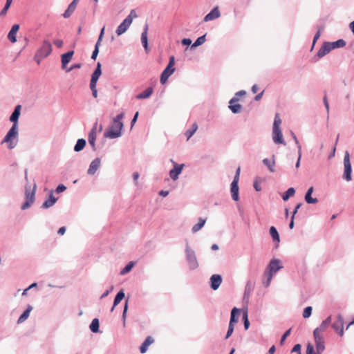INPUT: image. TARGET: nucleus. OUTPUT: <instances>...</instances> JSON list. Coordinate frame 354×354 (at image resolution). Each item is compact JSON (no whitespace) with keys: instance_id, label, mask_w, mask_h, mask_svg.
I'll return each instance as SVG.
<instances>
[{"instance_id":"nucleus-1","label":"nucleus","mask_w":354,"mask_h":354,"mask_svg":"<svg viewBox=\"0 0 354 354\" xmlns=\"http://www.w3.org/2000/svg\"><path fill=\"white\" fill-rule=\"evenodd\" d=\"M331 323V316L324 320L320 326L316 328L313 331L315 347L318 353H322L325 350V341L324 333L326 330Z\"/></svg>"},{"instance_id":"nucleus-2","label":"nucleus","mask_w":354,"mask_h":354,"mask_svg":"<svg viewBox=\"0 0 354 354\" xmlns=\"http://www.w3.org/2000/svg\"><path fill=\"white\" fill-rule=\"evenodd\" d=\"M123 118L124 113H122L113 119L112 124L104 133L105 137L113 139L121 136L123 129V123L122 122Z\"/></svg>"},{"instance_id":"nucleus-3","label":"nucleus","mask_w":354,"mask_h":354,"mask_svg":"<svg viewBox=\"0 0 354 354\" xmlns=\"http://www.w3.org/2000/svg\"><path fill=\"white\" fill-rule=\"evenodd\" d=\"M19 128L17 124H13L4 138L1 141V145L7 144L8 149L15 148L18 144Z\"/></svg>"},{"instance_id":"nucleus-4","label":"nucleus","mask_w":354,"mask_h":354,"mask_svg":"<svg viewBox=\"0 0 354 354\" xmlns=\"http://www.w3.org/2000/svg\"><path fill=\"white\" fill-rule=\"evenodd\" d=\"M281 261L278 259H272L270 261L267 270L264 272L265 277L267 278L266 282H265V286L268 287L270 284L273 275L281 268Z\"/></svg>"},{"instance_id":"nucleus-5","label":"nucleus","mask_w":354,"mask_h":354,"mask_svg":"<svg viewBox=\"0 0 354 354\" xmlns=\"http://www.w3.org/2000/svg\"><path fill=\"white\" fill-rule=\"evenodd\" d=\"M174 64H175V58L174 56H171L169 57V62L167 67L165 68V70L162 71L161 75H160V83L162 84H165L167 82L168 78L170 75H171L174 71Z\"/></svg>"},{"instance_id":"nucleus-6","label":"nucleus","mask_w":354,"mask_h":354,"mask_svg":"<svg viewBox=\"0 0 354 354\" xmlns=\"http://www.w3.org/2000/svg\"><path fill=\"white\" fill-rule=\"evenodd\" d=\"M241 172V168L238 167L236 171L235 176L233 181L231 183V194L233 200L237 201L239 200V186L238 183L239 180V176Z\"/></svg>"},{"instance_id":"nucleus-7","label":"nucleus","mask_w":354,"mask_h":354,"mask_svg":"<svg viewBox=\"0 0 354 354\" xmlns=\"http://www.w3.org/2000/svg\"><path fill=\"white\" fill-rule=\"evenodd\" d=\"M52 52V45L48 40H44L37 52V57L41 59L48 57Z\"/></svg>"},{"instance_id":"nucleus-8","label":"nucleus","mask_w":354,"mask_h":354,"mask_svg":"<svg viewBox=\"0 0 354 354\" xmlns=\"http://www.w3.org/2000/svg\"><path fill=\"white\" fill-rule=\"evenodd\" d=\"M344 178L347 180H351V164L350 160V155L348 151H346L344 158Z\"/></svg>"},{"instance_id":"nucleus-9","label":"nucleus","mask_w":354,"mask_h":354,"mask_svg":"<svg viewBox=\"0 0 354 354\" xmlns=\"http://www.w3.org/2000/svg\"><path fill=\"white\" fill-rule=\"evenodd\" d=\"M36 185H35L32 191L26 187V202L21 206L22 209H28L35 201Z\"/></svg>"},{"instance_id":"nucleus-10","label":"nucleus","mask_w":354,"mask_h":354,"mask_svg":"<svg viewBox=\"0 0 354 354\" xmlns=\"http://www.w3.org/2000/svg\"><path fill=\"white\" fill-rule=\"evenodd\" d=\"M332 328L340 336L344 335V319L341 315L337 316V319L332 324Z\"/></svg>"},{"instance_id":"nucleus-11","label":"nucleus","mask_w":354,"mask_h":354,"mask_svg":"<svg viewBox=\"0 0 354 354\" xmlns=\"http://www.w3.org/2000/svg\"><path fill=\"white\" fill-rule=\"evenodd\" d=\"M187 259L191 269H195L198 267V261L194 252L190 248L186 249Z\"/></svg>"},{"instance_id":"nucleus-12","label":"nucleus","mask_w":354,"mask_h":354,"mask_svg":"<svg viewBox=\"0 0 354 354\" xmlns=\"http://www.w3.org/2000/svg\"><path fill=\"white\" fill-rule=\"evenodd\" d=\"M131 24V23L130 22V19H124L123 21L119 25L115 31L117 35L120 36L128 30Z\"/></svg>"},{"instance_id":"nucleus-13","label":"nucleus","mask_w":354,"mask_h":354,"mask_svg":"<svg viewBox=\"0 0 354 354\" xmlns=\"http://www.w3.org/2000/svg\"><path fill=\"white\" fill-rule=\"evenodd\" d=\"M239 98L233 97L230 101L229 108L234 113H238L241 111L242 106L238 103Z\"/></svg>"},{"instance_id":"nucleus-14","label":"nucleus","mask_w":354,"mask_h":354,"mask_svg":"<svg viewBox=\"0 0 354 354\" xmlns=\"http://www.w3.org/2000/svg\"><path fill=\"white\" fill-rule=\"evenodd\" d=\"M331 50H333V48L330 46V42H324L317 52V56L321 58L329 53Z\"/></svg>"},{"instance_id":"nucleus-15","label":"nucleus","mask_w":354,"mask_h":354,"mask_svg":"<svg viewBox=\"0 0 354 354\" xmlns=\"http://www.w3.org/2000/svg\"><path fill=\"white\" fill-rule=\"evenodd\" d=\"M184 167L183 164L178 165L175 163L174 167L169 171V176L173 180H176L178 175L181 173L182 169Z\"/></svg>"},{"instance_id":"nucleus-16","label":"nucleus","mask_w":354,"mask_h":354,"mask_svg":"<svg viewBox=\"0 0 354 354\" xmlns=\"http://www.w3.org/2000/svg\"><path fill=\"white\" fill-rule=\"evenodd\" d=\"M272 139L274 142L277 144H283L285 145L283 135L280 129H273L272 130Z\"/></svg>"},{"instance_id":"nucleus-17","label":"nucleus","mask_w":354,"mask_h":354,"mask_svg":"<svg viewBox=\"0 0 354 354\" xmlns=\"http://www.w3.org/2000/svg\"><path fill=\"white\" fill-rule=\"evenodd\" d=\"M211 288L216 290L222 282V277L219 274H213L210 278Z\"/></svg>"},{"instance_id":"nucleus-18","label":"nucleus","mask_w":354,"mask_h":354,"mask_svg":"<svg viewBox=\"0 0 354 354\" xmlns=\"http://www.w3.org/2000/svg\"><path fill=\"white\" fill-rule=\"evenodd\" d=\"M104 29H105V27L104 26L102 30H101V32H100V36H99V38L97 39V41L95 44V49L92 53V55H91V58L93 59H95L97 56V54L99 53V46L100 45V43H101V41L102 39V37H103V35H104Z\"/></svg>"},{"instance_id":"nucleus-19","label":"nucleus","mask_w":354,"mask_h":354,"mask_svg":"<svg viewBox=\"0 0 354 354\" xmlns=\"http://www.w3.org/2000/svg\"><path fill=\"white\" fill-rule=\"evenodd\" d=\"M19 29V24H14L8 32V38L12 43H15L17 41V32Z\"/></svg>"},{"instance_id":"nucleus-20","label":"nucleus","mask_w":354,"mask_h":354,"mask_svg":"<svg viewBox=\"0 0 354 354\" xmlns=\"http://www.w3.org/2000/svg\"><path fill=\"white\" fill-rule=\"evenodd\" d=\"M97 127V123L95 122L94 124L91 131L88 133V142L93 148L95 147V142L96 140Z\"/></svg>"},{"instance_id":"nucleus-21","label":"nucleus","mask_w":354,"mask_h":354,"mask_svg":"<svg viewBox=\"0 0 354 354\" xmlns=\"http://www.w3.org/2000/svg\"><path fill=\"white\" fill-rule=\"evenodd\" d=\"M102 71H101V64L100 63H97V68H95V71L93 73L91 82L90 84H93L94 86V84H97V80L99 79L100 76L101 75Z\"/></svg>"},{"instance_id":"nucleus-22","label":"nucleus","mask_w":354,"mask_h":354,"mask_svg":"<svg viewBox=\"0 0 354 354\" xmlns=\"http://www.w3.org/2000/svg\"><path fill=\"white\" fill-rule=\"evenodd\" d=\"M100 162H101L99 158H95V160H93L89 166L88 173L91 175L94 174L96 172V171L99 169L100 166Z\"/></svg>"},{"instance_id":"nucleus-23","label":"nucleus","mask_w":354,"mask_h":354,"mask_svg":"<svg viewBox=\"0 0 354 354\" xmlns=\"http://www.w3.org/2000/svg\"><path fill=\"white\" fill-rule=\"evenodd\" d=\"M220 17V12L217 7L214 8L209 13H208L204 18L205 21L214 20Z\"/></svg>"},{"instance_id":"nucleus-24","label":"nucleus","mask_w":354,"mask_h":354,"mask_svg":"<svg viewBox=\"0 0 354 354\" xmlns=\"http://www.w3.org/2000/svg\"><path fill=\"white\" fill-rule=\"evenodd\" d=\"M154 342V339L152 337L148 336L145 342L142 344L140 347V351L141 353H145L148 349V347Z\"/></svg>"},{"instance_id":"nucleus-25","label":"nucleus","mask_w":354,"mask_h":354,"mask_svg":"<svg viewBox=\"0 0 354 354\" xmlns=\"http://www.w3.org/2000/svg\"><path fill=\"white\" fill-rule=\"evenodd\" d=\"M79 0H73L70 5L68 6L67 10L65 11V12L63 14V16L64 18L69 17L73 12L75 11L76 8V6L78 3Z\"/></svg>"},{"instance_id":"nucleus-26","label":"nucleus","mask_w":354,"mask_h":354,"mask_svg":"<svg viewBox=\"0 0 354 354\" xmlns=\"http://www.w3.org/2000/svg\"><path fill=\"white\" fill-rule=\"evenodd\" d=\"M73 54L74 51L71 50L62 55V68H64L66 66L71 62Z\"/></svg>"},{"instance_id":"nucleus-27","label":"nucleus","mask_w":354,"mask_h":354,"mask_svg":"<svg viewBox=\"0 0 354 354\" xmlns=\"http://www.w3.org/2000/svg\"><path fill=\"white\" fill-rule=\"evenodd\" d=\"M21 105H17L13 113H12L10 120L13 122V124H17V120L20 115Z\"/></svg>"},{"instance_id":"nucleus-28","label":"nucleus","mask_w":354,"mask_h":354,"mask_svg":"<svg viewBox=\"0 0 354 354\" xmlns=\"http://www.w3.org/2000/svg\"><path fill=\"white\" fill-rule=\"evenodd\" d=\"M153 88L151 87H149L145 89L142 93L136 95V99L142 100L149 97L153 93Z\"/></svg>"},{"instance_id":"nucleus-29","label":"nucleus","mask_w":354,"mask_h":354,"mask_svg":"<svg viewBox=\"0 0 354 354\" xmlns=\"http://www.w3.org/2000/svg\"><path fill=\"white\" fill-rule=\"evenodd\" d=\"M32 310V306H28L27 309L21 315V316L18 319L17 323L21 324V323L24 322L25 320H26L28 319V317H29L30 313Z\"/></svg>"},{"instance_id":"nucleus-30","label":"nucleus","mask_w":354,"mask_h":354,"mask_svg":"<svg viewBox=\"0 0 354 354\" xmlns=\"http://www.w3.org/2000/svg\"><path fill=\"white\" fill-rule=\"evenodd\" d=\"M147 31H148V25L146 24L144 31L141 35V42L143 45V47L145 48V50H147V47H148Z\"/></svg>"},{"instance_id":"nucleus-31","label":"nucleus","mask_w":354,"mask_h":354,"mask_svg":"<svg viewBox=\"0 0 354 354\" xmlns=\"http://www.w3.org/2000/svg\"><path fill=\"white\" fill-rule=\"evenodd\" d=\"M57 201V198L51 194L49 196V198L46 200L41 205L42 208H48L53 206L55 202Z\"/></svg>"},{"instance_id":"nucleus-32","label":"nucleus","mask_w":354,"mask_h":354,"mask_svg":"<svg viewBox=\"0 0 354 354\" xmlns=\"http://www.w3.org/2000/svg\"><path fill=\"white\" fill-rule=\"evenodd\" d=\"M124 297V292L123 290H120L115 296L113 306L112 307L111 311L112 312L114 310L115 306H116Z\"/></svg>"},{"instance_id":"nucleus-33","label":"nucleus","mask_w":354,"mask_h":354,"mask_svg":"<svg viewBox=\"0 0 354 354\" xmlns=\"http://www.w3.org/2000/svg\"><path fill=\"white\" fill-rule=\"evenodd\" d=\"M206 220L204 218H199L198 223L194 225L192 229L193 233H196L199 231L205 225Z\"/></svg>"},{"instance_id":"nucleus-34","label":"nucleus","mask_w":354,"mask_h":354,"mask_svg":"<svg viewBox=\"0 0 354 354\" xmlns=\"http://www.w3.org/2000/svg\"><path fill=\"white\" fill-rule=\"evenodd\" d=\"M263 162L265 165H266L268 168V169L271 171V172H274V165H275V160H274V158H273L272 160H270L268 158H265L263 160Z\"/></svg>"},{"instance_id":"nucleus-35","label":"nucleus","mask_w":354,"mask_h":354,"mask_svg":"<svg viewBox=\"0 0 354 354\" xmlns=\"http://www.w3.org/2000/svg\"><path fill=\"white\" fill-rule=\"evenodd\" d=\"M270 234L274 241H276L277 243H279V241H280L279 235V233H278L277 229L274 226H272L270 228Z\"/></svg>"},{"instance_id":"nucleus-36","label":"nucleus","mask_w":354,"mask_h":354,"mask_svg":"<svg viewBox=\"0 0 354 354\" xmlns=\"http://www.w3.org/2000/svg\"><path fill=\"white\" fill-rule=\"evenodd\" d=\"M86 145V140L84 139H79L74 147L75 151H80L82 150Z\"/></svg>"},{"instance_id":"nucleus-37","label":"nucleus","mask_w":354,"mask_h":354,"mask_svg":"<svg viewBox=\"0 0 354 354\" xmlns=\"http://www.w3.org/2000/svg\"><path fill=\"white\" fill-rule=\"evenodd\" d=\"M197 129H198V125L195 122L192 124L191 129H188L185 132V136H187V140H189L194 134V133L196 131Z\"/></svg>"},{"instance_id":"nucleus-38","label":"nucleus","mask_w":354,"mask_h":354,"mask_svg":"<svg viewBox=\"0 0 354 354\" xmlns=\"http://www.w3.org/2000/svg\"><path fill=\"white\" fill-rule=\"evenodd\" d=\"M295 193V190L293 187L288 189V190L282 196L283 200L285 201H288L290 197L294 196Z\"/></svg>"},{"instance_id":"nucleus-39","label":"nucleus","mask_w":354,"mask_h":354,"mask_svg":"<svg viewBox=\"0 0 354 354\" xmlns=\"http://www.w3.org/2000/svg\"><path fill=\"white\" fill-rule=\"evenodd\" d=\"M239 310L236 308H234L231 312V317L229 324L234 325V323L238 322V319L236 317V313H238Z\"/></svg>"},{"instance_id":"nucleus-40","label":"nucleus","mask_w":354,"mask_h":354,"mask_svg":"<svg viewBox=\"0 0 354 354\" xmlns=\"http://www.w3.org/2000/svg\"><path fill=\"white\" fill-rule=\"evenodd\" d=\"M346 45V42L344 39H339L334 42H330V46L333 49L337 48H342L344 47Z\"/></svg>"},{"instance_id":"nucleus-41","label":"nucleus","mask_w":354,"mask_h":354,"mask_svg":"<svg viewBox=\"0 0 354 354\" xmlns=\"http://www.w3.org/2000/svg\"><path fill=\"white\" fill-rule=\"evenodd\" d=\"M90 329L93 333H97L99 331V320L97 319H93L91 325Z\"/></svg>"},{"instance_id":"nucleus-42","label":"nucleus","mask_w":354,"mask_h":354,"mask_svg":"<svg viewBox=\"0 0 354 354\" xmlns=\"http://www.w3.org/2000/svg\"><path fill=\"white\" fill-rule=\"evenodd\" d=\"M205 41V35L199 37L192 46V48H196L202 45Z\"/></svg>"},{"instance_id":"nucleus-43","label":"nucleus","mask_w":354,"mask_h":354,"mask_svg":"<svg viewBox=\"0 0 354 354\" xmlns=\"http://www.w3.org/2000/svg\"><path fill=\"white\" fill-rule=\"evenodd\" d=\"M134 266L133 262L131 261L129 262L120 272L121 274H125L127 272H129Z\"/></svg>"},{"instance_id":"nucleus-44","label":"nucleus","mask_w":354,"mask_h":354,"mask_svg":"<svg viewBox=\"0 0 354 354\" xmlns=\"http://www.w3.org/2000/svg\"><path fill=\"white\" fill-rule=\"evenodd\" d=\"M281 123V120L280 119L279 115L276 114L274 124H273V129H280V124Z\"/></svg>"},{"instance_id":"nucleus-45","label":"nucleus","mask_w":354,"mask_h":354,"mask_svg":"<svg viewBox=\"0 0 354 354\" xmlns=\"http://www.w3.org/2000/svg\"><path fill=\"white\" fill-rule=\"evenodd\" d=\"M306 354H322L318 353L317 351H315L314 346L312 344L308 343L306 348Z\"/></svg>"},{"instance_id":"nucleus-46","label":"nucleus","mask_w":354,"mask_h":354,"mask_svg":"<svg viewBox=\"0 0 354 354\" xmlns=\"http://www.w3.org/2000/svg\"><path fill=\"white\" fill-rule=\"evenodd\" d=\"M305 200L306 203L309 204H315L317 203L318 200L316 198L311 197V195L306 194L305 196Z\"/></svg>"},{"instance_id":"nucleus-47","label":"nucleus","mask_w":354,"mask_h":354,"mask_svg":"<svg viewBox=\"0 0 354 354\" xmlns=\"http://www.w3.org/2000/svg\"><path fill=\"white\" fill-rule=\"evenodd\" d=\"M312 310L311 306H307L305 308L303 312V317L304 318H308L312 314Z\"/></svg>"},{"instance_id":"nucleus-48","label":"nucleus","mask_w":354,"mask_h":354,"mask_svg":"<svg viewBox=\"0 0 354 354\" xmlns=\"http://www.w3.org/2000/svg\"><path fill=\"white\" fill-rule=\"evenodd\" d=\"M137 17L138 15L135 10H131L130 14L125 19H130V22L132 24L133 19Z\"/></svg>"},{"instance_id":"nucleus-49","label":"nucleus","mask_w":354,"mask_h":354,"mask_svg":"<svg viewBox=\"0 0 354 354\" xmlns=\"http://www.w3.org/2000/svg\"><path fill=\"white\" fill-rule=\"evenodd\" d=\"M324 30V27H320L318 30V31L317 32V33L315 34V35L314 36V38H313V45L315 44L316 41L319 38L320 35H321V32Z\"/></svg>"},{"instance_id":"nucleus-50","label":"nucleus","mask_w":354,"mask_h":354,"mask_svg":"<svg viewBox=\"0 0 354 354\" xmlns=\"http://www.w3.org/2000/svg\"><path fill=\"white\" fill-rule=\"evenodd\" d=\"M90 88L92 91V95L93 96L96 98L97 97V89H96V84H94V86L93 85V84H90Z\"/></svg>"},{"instance_id":"nucleus-51","label":"nucleus","mask_w":354,"mask_h":354,"mask_svg":"<svg viewBox=\"0 0 354 354\" xmlns=\"http://www.w3.org/2000/svg\"><path fill=\"white\" fill-rule=\"evenodd\" d=\"M233 331H234V325L229 324L228 330L227 332L225 338L226 339L229 338L231 336V335L232 334Z\"/></svg>"},{"instance_id":"nucleus-52","label":"nucleus","mask_w":354,"mask_h":354,"mask_svg":"<svg viewBox=\"0 0 354 354\" xmlns=\"http://www.w3.org/2000/svg\"><path fill=\"white\" fill-rule=\"evenodd\" d=\"M53 44L55 46L60 48L63 46L64 42L62 39H55L53 41Z\"/></svg>"},{"instance_id":"nucleus-53","label":"nucleus","mask_w":354,"mask_h":354,"mask_svg":"<svg viewBox=\"0 0 354 354\" xmlns=\"http://www.w3.org/2000/svg\"><path fill=\"white\" fill-rule=\"evenodd\" d=\"M323 101H324V104L326 107V109L327 112L328 113L330 108H329V104H328V101L326 95H324V97L323 98Z\"/></svg>"},{"instance_id":"nucleus-54","label":"nucleus","mask_w":354,"mask_h":354,"mask_svg":"<svg viewBox=\"0 0 354 354\" xmlns=\"http://www.w3.org/2000/svg\"><path fill=\"white\" fill-rule=\"evenodd\" d=\"M292 352H296L299 354H301V345L297 344L294 346L293 348L292 349Z\"/></svg>"},{"instance_id":"nucleus-55","label":"nucleus","mask_w":354,"mask_h":354,"mask_svg":"<svg viewBox=\"0 0 354 354\" xmlns=\"http://www.w3.org/2000/svg\"><path fill=\"white\" fill-rule=\"evenodd\" d=\"M66 187L64 185L61 184V185H59L57 186V189H56V192H57V193H61V192H62L65 191V190H66Z\"/></svg>"},{"instance_id":"nucleus-56","label":"nucleus","mask_w":354,"mask_h":354,"mask_svg":"<svg viewBox=\"0 0 354 354\" xmlns=\"http://www.w3.org/2000/svg\"><path fill=\"white\" fill-rule=\"evenodd\" d=\"M290 329L288 330L287 331H286V333L283 335V336L281 337V344H283V342L285 341V339H286V337L290 335Z\"/></svg>"},{"instance_id":"nucleus-57","label":"nucleus","mask_w":354,"mask_h":354,"mask_svg":"<svg viewBox=\"0 0 354 354\" xmlns=\"http://www.w3.org/2000/svg\"><path fill=\"white\" fill-rule=\"evenodd\" d=\"M10 6L8 5V3H6L4 8L2 9V10L1 11V13L0 15H6L8 10L9 9Z\"/></svg>"},{"instance_id":"nucleus-58","label":"nucleus","mask_w":354,"mask_h":354,"mask_svg":"<svg viewBox=\"0 0 354 354\" xmlns=\"http://www.w3.org/2000/svg\"><path fill=\"white\" fill-rule=\"evenodd\" d=\"M127 309H128V301H126V303H125V305H124V307L123 313H122V318L124 319L126 317V314H127Z\"/></svg>"},{"instance_id":"nucleus-59","label":"nucleus","mask_w":354,"mask_h":354,"mask_svg":"<svg viewBox=\"0 0 354 354\" xmlns=\"http://www.w3.org/2000/svg\"><path fill=\"white\" fill-rule=\"evenodd\" d=\"M192 43V40L188 38H185L182 40V44L183 45H190Z\"/></svg>"},{"instance_id":"nucleus-60","label":"nucleus","mask_w":354,"mask_h":354,"mask_svg":"<svg viewBox=\"0 0 354 354\" xmlns=\"http://www.w3.org/2000/svg\"><path fill=\"white\" fill-rule=\"evenodd\" d=\"M245 95V91H240L237 92L235 94V96L234 97L239 98L240 96H243Z\"/></svg>"},{"instance_id":"nucleus-61","label":"nucleus","mask_w":354,"mask_h":354,"mask_svg":"<svg viewBox=\"0 0 354 354\" xmlns=\"http://www.w3.org/2000/svg\"><path fill=\"white\" fill-rule=\"evenodd\" d=\"M138 114H139V113H138V112H136V114H135V115H134V117H133V118L132 119V120H131V127H133V125H134V124L136 123V120H137V119H138Z\"/></svg>"},{"instance_id":"nucleus-62","label":"nucleus","mask_w":354,"mask_h":354,"mask_svg":"<svg viewBox=\"0 0 354 354\" xmlns=\"http://www.w3.org/2000/svg\"><path fill=\"white\" fill-rule=\"evenodd\" d=\"M65 232H66V227H62L59 229L58 234L60 235H63L65 233Z\"/></svg>"},{"instance_id":"nucleus-63","label":"nucleus","mask_w":354,"mask_h":354,"mask_svg":"<svg viewBox=\"0 0 354 354\" xmlns=\"http://www.w3.org/2000/svg\"><path fill=\"white\" fill-rule=\"evenodd\" d=\"M275 350H276L275 346H272L268 351V354H274L275 352Z\"/></svg>"},{"instance_id":"nucleus-64","label":"nucleus","mask_w":354,"mask_h":354,"mask_svg":"<svg viewBox=\"0 0 354 354\" xmlns=\"http://www.w3.org/2000/svg\"><path fill=\"white\" fill-rule=\"evenodd\" d=\"M349 27L351 30V31L353 32V33H354V21H352L350 25H349Z\"/></svg>"}]
</instances>
